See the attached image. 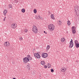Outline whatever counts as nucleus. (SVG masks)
<instances>
[{"label": "nucleus", "mask_w": 79, "mask_h": 79, "mask_svg": "<svg viewBox=\"0 0 79 79\" xmlns=\"http://www.w3.org/2000/svg\"><path fill=\"white\" fill-rule=\"evenodd\" d=\"M50 48V47L49 45L47 46L46 48V50H49V48Z\"/></svg>", "instance_id": "dca6fc26"}, {"label": "nucleus", "mask_w": 79, "mask_h": 79, "mask_svg": "<svg viewBox=\"0 0 79 79\" xmlns=\"http://www.w3.org/2000/svg\"><path fill=\"white\" fill-rule=\"evenodd\" d=\"M67 24H68V25H69H69H70V24H71V22L69 20L68 21Z\"/></svg>", "instance_id": "a211bd4d"}, {"label": "nucleus", "mask_w": 79, "mask_h": 79, "mask_svg": "<svg viewBox=\"0 0 79 79\" xmlns=\"http://www.w3.org/2000/svg\"><path fill=\"white\" fill-rule=\"evenodd\" d=\"M32 30L33 32L35 34H37V32H38V30H37V28H33Z\"/></svg>", "instance_id": "39448f33"}, {"label": "nucleus", "mask_w": 79, "mask_h": 79, "mask_svg": "<svg viewBox=\"0 0 79 79\" xmlns=\"http://www.w3.org/2000/svg\"><path fill=\"white\" fill-rule=\"evenodd\" d=\"M11 27L13 29H15L16 27V24L13 23L11 25Z\"/></svg>", "instance_id": "423d86ee"}, {"label": "nucleus", "mask_w": 79, "mask_h": 79, "mask_svg": "<svg viewBox=\"0 0 79 79\" xmlns=\"http://www.w3.org/2000/svg\"><path fill=\"white\" fill-rule=\"evenodd\" d=\"M27 29L25 30H24V32H27Z\"/></svg>", "instance_id": "2f4dec72"}, {"label": "nucleus", "mask_w": 79, "mask_h": 79, "mask_svg": "<svg viewBox=\"0 0 79 79\" xmlns=\"http://www.w3.org/2000/svg\"><path fill=\"white\" fill-rule=\"evenodd\" d=\"M54 15H51V18L52 19H55V18H54Z\"/></svg>", "instance_id": "2eb2a0df"}, {"label": "nucleus", "mask_w": 79, "mask_h": 79, "mask_svg": "<svg viewBox=\"0 0 79 79\" xmlns=\"http://www.w3.org/2000/svg\"><path fill=\"white\" fill-rule=\"evenodd\" d=\"M48 66H50V64H49V63H48Z\"/></svg>", "instance_id": "c9c22d12"}, {"label": "nucleus", "mask_w": 79, "mask_h": 79, "mask_svg": "<svg viewBox=\"0 0 79 79\" xmlns=\"http://www.w3.org/2000/svg\"><path fill=\"white\" fill-rule=\"evenodd\" d=\"M75 10L76 15H79V10H78V9H75Z\"/></svg>", "instance_id": "6e6552de"}, {"label": "nucleus", "mask_w": 79, "mask_h": 79, "mask_svg": "<svg viewBox=\"0 0 79 79\" xmlns=\"http://www.w3.org/2000/svg\"><path fill=\"white\" fill-rule=\"evenodd\" d=\"M44 68H47V66L46 65H45L44 66Z\"/></svg>", "instance_id": "7c9ffc66"}, {"label": "nucleus", "mask_w": 79, "mask_h": 79, "mask_svg": "<svg viewBox=\"0 0 79 79\" xmlns=\"http://www.w3.org/2000/svg\"><path fill=\"white\" fill-rule=\"evenodd\" d=\"M29 60H32V57H31V56L29 55H27V57H25L23 59L24 63H27L28 61H29Z\"/></svg>", "instance_id": "f257e3e1"}, {"label": "nucleus", "mask_w": 79, "mask_h": 79, "mask_svg": "<svg viewBox=\"0 0 79 79\" xmlns=\"http://www.w3.org/2000/svg\"><path fill=\"white\" fill-rule=\"evenodd\" d=\"M34 56L35 58H40V56L39 54L38 53H35L34 55Z\"/></svg>", "instance_id": "20e7f679"}, {"label": "nucleus", "mask_w": 79, "mask_h": 79, "mask_svg": "<svg viewBox=\"0 0 79 79\" xmlns=\"http://www.w3.org/2000/svg\"><path fill=\"white\" fill-rule=\"evenodd\" d=\"M10 45V43H9V42H8L7 43V44L6 45V47H7V46H8V45Z\"/></svg>", "instance_id": "a878e982"}, {"label": "nucleus", "mask_w": 79, "mask_h": 79, "mask_svg": "<svg viewBox=\"0 0 79 79\" xmlns=\"http://www.w3.org/2000/svg\"><path fill=\"white\" fill-rule=\"evenodd\" d=\"M3 21H5V19H4L3 20Z\"/></svg>", "instance_id": "f704fd0d"}, {"label": "nucleus", "mask_w": 79, "mask_h": 79, "mask_svg": "<svg viewBox=\"0 0 79 79\" xmlns=\"http://www.w3.org/2000/svg\"><path fill=\"white\" fill-rule=\"evenodd\" d=\"M9 7L10 8H12V5L11 4L9 5Z\"/></svg>", "instance_id": "5701e85b"}, {"label": "nucleus", "mask_w": 79, "mask_h": 79, "mask_svg": "<svg viewBox=\"0 0 79 79\" xmlns=\"http://www.w3.org/2000/svg\"><path fill=\"white\" fill-rule=\"evenodd\" d=\"M7 10H4V12H3V14L4 15H5H5H6V13H7Z\"/></svg>", "instance_id": "9d476101"}, {"label": "nucleus", "mask_w": 79, "mask_h": 79, "mask_svg": "<svg viewBox=\"0 0 79 79\" xmlns=\"http://www.w3.org/2000/svg\"><path fill=\"white\" fill-rule=\"evenodd\" d=\"M44 64H45V63L44 62V60L42 61V65H44Z\"/></svg>", "instance_id": "b1692460"}, {"label": "nucleus", "mask_w": 79, "mask_h": 79, "mask_svg": "<svg viewBox=\"0 0 79 79\" xmlns=\"http://www.w3.org/2000/svg\"><path fill=\"white\" fill-rule=\"evenodd\" d=\"M30 66V65L29 64L27 65V69L28 70H29L31 69V67Z\"/></svg>", "instance_id": "f8f14e48"}, {"label": "nucleus", "mask_w": 79, "mask_h": 79, "mask_svg": "<svg viewBox=\"0 0 79 79\" xmlns=\"http://www.w3.org/2000/svg\"><path fill=\"white\" fill-rule=\"evenodd\" d=\"M6 18V17H4V19H5Z\"/></svg>", "instance_id": "4c0bfd02"}, {"label": "nucleus", "mask_w": 79, "mask_h": 79, "mask_svg": "<svg viewBox=\"0 0 79 79\" xmlns=\"http://www.w3.org/2000/svg\"><path fill=\"white\" fill-rule=\"evenodd\" d=\"M44 33H45V31H44Z\"/></svg>", "instance_id": "58836bf2"}, {"label": "nucleus", "mask_w": 79, "mask_h": 79, "mask_svg": "<svg viewBox=\"0 0 79 79\" xmlns=\"http://www.w3.org/2000/svg\"><path fill=\"white\" fill-rule=\"evenodd\" d=\"M72 32L73 34H75V33L76 32V31L75 30V29L72 30Z\"/></svg>", "instance_id": "4468645a"}, {"label": "nucleus", "mask_w": 79, "mask_h": 79, "mask_svg": "<svg viewBox=\"0 0 79 79\" xmlns=\"http://www.w3.org/2000/svg\"><path fill=\"white\" fill-rule=\"evenodd\" d=\"M69 44V48H72L74 45V43H73V40H72V39H71V41H70Z\"/></svg>", "instance_id": "7ed1b4c3"}, {"label": "nucleus", "mask_w": 79, "mask_h": 79, "mask_svg": "<svg viewBox=\"0 0 79 79\" xmlns=\"http://www.w3.org/2000/svg\"><path fill=\"white\" fill-rule=\"evenodd\" d=\"M48 28L50 31H53L55 29V26L52 24H50L48 25Z\"/></svg>", "instance_id": "f03ea898"}, {"label": "nucleus", "mask_w": 79, "mask_h": 79, "mask_svg": "<svg viewBox=\"0 0 79 79\" xmlns=\"http://www.w3.org/2000/svg\"><path fill=\"white\" fill-rule=\"evenodd\" d=\"M47 56H48V54H47V53H45L44 54L42 55V57L43 58H46Z\"/></svg>", "instance_id": "0eeeda50"}, {"label": "nucleus", "mask_w": 79, "mask_h": 79, "mask_svg": "<svg viewBox=\"0 0 79 79\" xmlns=\"http://www.w3.org/2000/svg\"><path fill=\"white\" fill-rule=\"evenodd\" d=\"M18 0H16L15 1V3H18Z\"/></svg>", "instance_id": "72a5a7b5"}, {"label": "nucleus", "mask_w": 79, "mask_h": 79, "mask_svg": "<svg viewBox=\"0 0 79 79\" xmlns=\"http://www.w3.org/2000/svg\"><path fill=\"white\" fill-rule=\"evenodd\" d=\"M42 61H41V62H40V64H42Z\"/></svg>", "instance_id": "473e14b6"}, {"label": "nucleus", "mask_w": 79, "mask_h": 79, "mask_svg": "<svg viewBox=\"0 0 79 79\" xmlns=\"http://www.w3.org/2000/svg\"><path fill=\"white\" fill-rule=\"evenodd\" d=\"M59 25H60V26H61V24H62V22H61V21H59Z\"/></svg>", "instance_id": "6ab92c4d"}, {"label": "nucleus", "mask_w": 79, "mask_h": 79, "mask_svg": "<svg viewBox=\"0 0 79 79\" xmlns=\"http://www.w3.org/2000/svg\"><path fill=\"white\" fill-rule=\"evenodd\" d=\"M78 43H79L78 42V41H77V40H75V44Z\"/></svg>", "instance_id": "aec40b11"}, {"label": "nucleus", "mask_w": 79, "mask_h": 79, "mask_svg": "<svg viewBox=\"0 0 79 79\" xmlns=\"http://www.w3.org/2000/svg\"><path fill=\"white\" fill-rule=\"evenodd\" d=\"M64 40H65V39L63 37H62L61 39V41L62 42H64Z\"/></svg>", "instance_id": "ddd939ff"}, {"label": "nucleus", "mask_w": 79, "mask_h": 79, "mask_svg": "<svg viewBox=\"0 0 79 79\" xmlns=\"http://www.w3.org/2000/svg\"><path fill=\"white\" fill-rule=\"evenodd\" d=\"M51 71L52 73H53V72H54V70L53 69H51Z\"/></svg>", "instance_id": "393cba45"}, {"label": "nucleus", "mask_w": 79, "mask_h": 79, "mask_svg": "<svg viewBox=\"0 0 79 79\" xmlns=\"http://www.w3.org/2000/svg\"><path fill=\"white\" fill-rule=\"evenodd\" d=\"M72 30L74 29V26L72 27Z\"/></svg>", "instance_id": "c756f323"}, {"label": "nucleus", "mask_w": 79, "mask_h": 79, "mask_svg": "<svg viewBox=\"0 0 79 79\" xmlns=\"http://www.w3.org/2000/svg\"><path fill=\"white\" fill-rule=\"evenodd\" d=\"M39 18H40V19H42V18L40 17V15H38V17L37 18V19H39Z\"/></svg>", "instance_id": "4be33fe9"}, {"label": "nucleus", "mask_w": 79, "mask_h": 79, "mask_svg": "<svg viewBox=\"0 0 79 79\" xmlns=\"http://www.w3.org/2000/svg\"><path fill=\"white\" fill-rule=\"evenodd\" d=\"M33 11L35 13H37V10H36V9H35Z\"/></svg>", "instance_id": "412c9836"}, {"label": "nucleus", "mask_w": 79, "mask_h": 79, "mask_svg": "<svg viewBox=\"0 0 79 79\" xmlns=\"http://www.w3.org/2000/svg\"><path fill=\"white\" fill-rule=\"evenodd\" d=\"M7 44V42H6V43H4V46H6V45Z\"/></svg>", "instance_id": "bb28decb"}, {"label": "nucleus", "mask_w": 79, "mask_h": 79, "mask_svg": "<svg viewBox=\"0 0 79 79\" xmlns=\"http://www.w3.org/2000/svg\"><path fill=\"white\" fill-rule=\"evenodd\" d=\"M19 39L20 40H23V38L21 37Z\"/></svg>", "instance_id": "c85d7f7f"}, {"label": "nucleus", "mask_w": 79, "mask_h": 79, "mask_svg": "<svg viewBox=\"0 0 79 79\" xmlns=\"http://www.w3.org/2000/svg\"><path fill=\"white\" fill-rule=\"evenodd\" d=\"M22 13H25V9H22Z\"/></svg>", "instance_id": "f3484780"}, {"label": "nucleus", "mask_w": 79, "mask_h": 79, "mask_svg": "<svg viewBox=\"0 0 79 79\" xmlns=\"http://www.w3.org/2000/svg\"><path fill=\"white\" fill-rule=\"evenodd\" d=\"M61 70L62 72H65V71H66V68H61Z\"/></svg>", "instance_id": "1a4fd4ad"}, {"label": "nucleus", "mask_w": 79, "mask_h": 79, "mask_svg": "<svg viewBox=\"0 0 79 79\" xmlns=\"http://www.w3.org/2000/svg\"><path fill=\"white\" fill-rule=\"evenodd\" d=\"M13 79H16V78H13Z\"/></svg>", "instance_id": "e433bc0d"}, {"label": "nucleus", "mask_w": 79, "mask_h": 79, "mask_svg": "<svg viewBox=\"0 0 79 79\" xmlns=\"http://www.w3.org/2000/svg\"><path fill=\"white\" fill-rule=\"evenodd\" d=\"M33 28H37V27H36V26H35V25H34L33 26Z\"/></svg>", "instance_id": "cd10ccee"}, {"label": "nucleus", "mask_w": 79, "mask_h": 79, "mask_svg": "<svg viewBox=\"0 0 79 79\" xmlns=\"http://www.w3.org/2000/svg\"><path fill=\"white\" fill-rule=\"evenodd\" d=\"M75 44V46L76 48H79V43H77Z\"/></svg>", "instance_id": "9b49d317"}, {"label": "nucleus", "mask_w": 79, "mask_h": 79, "mask_svg": "<svg viewBox=\"0 0 79 79\" xmlns=\"http://www.w3.org/2000/svg\"><path fill=\"white\" fill-rule=\"evenodd\" d=\"M45 34H47V32H46V33H45Z\"/></svg>", "instance_id": "ea45409f"}]
</instances>
